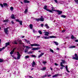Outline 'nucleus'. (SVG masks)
Listing matches in <instances>:
<instances>
[{
    "label": "nucleus",
    "mask_w": 78,
    "mask_h": 78,
    "mask_svg": "<svg viewBox=\"0 0 78 78\" xmlns=\"http://www.w3.org/2000/svg\"><path fill=\"white\" fill-rule=\"evenodd\" d=\"M50 38H56V37L54 36H51L49 37H44V39H50Z\"/></svg>",
    "instance_id": "f257e3e1"
},
{
    "label": "nucleus",
    "mask_w": 78,
    "mask_h": 78,
    "mask_svg": "<svg viewBox=\"0 0 78 78\" xmlns=\"http://www.w3.org/2000/svg\"><path fill=\"white\" fill-rule=\"evenodd\" d=\"M47 5L45 6L44 7V9L46 10V11H47L50 12H53L51 10H50L49 9H47Z\"/></svg>",
    "instance_id": "f03ea898"
},
{
    "label": "nucleus",
    "mask_w": 78,
    "mask_h": 78,
    "mask_svg": "<svg viewBox=\"0 0 78 78\" xmlns=\"http://www.w3.org/2000/svg\"><path fill=\"white\" fill-rule=\"evenodd\" d=\"M75 57H74L73 58V59H75V60H78V56L76 54H75Z\"/></svg>",
    "instance_id": "7ed1b4c3"
},
{
    "label": "nucleus",
    "mask_w": 78,
    "mask_h": 78,
    "mask_svg": "<svg viewBox=\"0 0 78 78\" xmlns=\"http://www.w3.org/2000/svg\"><path fill=\"white\" fill-rule=\"evenodd\" d=\"M17 59H19L20 58V57L21 56V55H20V53H19V52H17Z\"/></svg>",
    "instance_id": "20e7f679"
},
{
    "label": "nucleus",
    "mask_w": 78,
    "mask_h": 78,
    "mask_svg": "<svg viewBox=\"0 0 78 78\" xmlns=\"http://www.w3.org/2000/svg\"><path fill=\"white\" fill-rule=\"evenodd\" d=\"M62 62H61L60 63V66L62 67H65V66H64V65H62V64H64V62H65V61L64 60H62Z\"/></svg>",
    "instance_id": "39448f33"
},
{
    "label": "nucleus",
    "mask_w": 78,
    "mask_h": 78,
    "mask_svg": "<svg viewBox=\"0 0 78 78\" xmlns=\"http://www.w3.org/2000/svg\"><path fill=\"white\" fill-rule=\"evenodd\" d=\"M39 19H40V21H41V22H44V18H43V16H41V18Z\"/></svg>",
    "instance_id": "423d86ee"
},
{
    "label": "nucleus",
    "mask_w": 78,
    "mask_h": 78,
    "mask_svg": "<svg viewBox=\"0 0 78 78\" xmlns=\"http://www.w3.org/2000/svg\"><path fill=\"white\" fill-rule=\"evenodd\" d=\"M31 47H33V46H37V47H39V45L37 44H31Z\"/></svg>",
    "instance_id": "0eeeda50"
},
{
    "label": "nucleus",
    "mask_w": 78,
    "mask_h": 78,
    "mask_svg": "<svg viewBox=\"0 0 78 78\" xmlns=\"http://www.w3.org/2000/svg\"><path fill=\"white\" fill-rule=\"evenodd\" d=\"M56 12H58V15H60V14H61L62 13V12L61 11H59V10H56Z\"/></svg>",
    "instance_id": "6e6552de"
},
{
    "label": "nucleus",
    "mask_w": 78,
    "mask_h": 78,
    "mask_svg": "<svg viewBox=\"0 0 78 78\" xmlns=\"http://www.w3.org/2000/svg\"><path fill=\"white\" fill-rule=\"evenodd\" d=\"M40 49V48L38 47V48H33L32 49V50H39Z\"/></svg>",
    "instance_id": "1a4fd4ad"
},
{
    "label": "nucleus",
    "mask_w": 78,
    "mask_h": 78,
    "mask_svg": "<svg viewBox=\"0 0 78 78\" xmlns=\"http://www.w3.org/2000/svg\"><path fill=\"white\" fill-rule=\"evenodd\" d=\"M4 31L6 34H8V33H9V31L8 30H4Z\"/></svg>",
    "instance_id": "9d476101"
},
{
    "label": "nucleus",
    "mask_w": 78,
    "mask_h": 78,
    "mask_svg": "<svg viewBox=\"0 0 78 78\" xmlns=\"http://www.w3.org/2000/svg\"><path fill=\"white\" fill-rule=\"evenodd\" d=\"M44 33L45 34V36H48L49 34V33L48 32H44Z\"/></svg>",
    "instance_id": "9b49d317"
},
{
    "label": "nucleus",
    "mask_w": 78,
    "mask_h": 78,
    "mask_svg": "<svg viewBox=\"0 0 78 78\" xmlns=\"http://www.w3.org/2000/svg\"><path fill=\"white\" fill-rule=\"evenodd\" d=\"M35 65H36V62H34V61H33V63H32V66L33 67H34Z\"/></svg>",
    "instance_id": "f8f14e48"
},
{
    "label": "nucleus",
    "mask_w": 78,
    "mask_h": 78,
    "mask_svg": "<svg viewBox=\"0 0 78 78\" xmlns=\"http://www.w3.org/2000/svg\"><path fill=\"white\" fill-rule=\"evenodd\" d=\"M65 69H66V71H67V72H68V73H69V72H70V71H69V70H68V66H66Z\"/></svg>",
    "instance_id": "ddd939ff"
},
{
    "label": "nucleus",
    "mask_w": 78,
    "mask_h": 78,
    "mask_svg": "<svg viewBox=\"0 0 78 78\" xmlns=\"http://www.w3.org/2000/svg\"><path fill=\"white\" fill-rule=\"evenodd\" d=\"M44 54V53H41L40 55L38 56V58H41V57L42 55H43Z\"/></svg>",
    "instance_id": "4468645a"
},
{
    "label": "nucleus",
    "mask_w": 78,
    "mask_h": 78,
    "mask_svg": "<svg viewBox=\"0 0 78 78\" xmlns=\"http://www.w3.org/2000/svg\"><path fill=\"white\" fill-rule=\"evenodd\" d=\"M44 27H46V28L48 29L49 28V26H48V24H45V25H44Z\"/></svg>",
    "instance_id": "2eb2a0df"
},
{
    "label": "nucleus",
    "mask_w": 78,
    "mask_h": 78,
    "mask_svg": "<svg viewBox=\"0 0 78 78\" xmlns=\"http://www.w3.org/2000/svg\"><path fill=\"white\" fill-rule=\"evenodd\" d=\"M11 18H12V19H15V17H14V15L13 14L11 15Z\"/></svg>",
    "instance_id": "dca6fc26"
},
{
    "label": "nucleus",
    "mask_w": 78,
    "mask_h": 78,
    "mask_svg": "<svg viewBox=\"0 0 78 78\" xmlns=\"http://www.w3.org/2000/svg\"><path fill=\"white\" fill-rule=\"evenodd\" d=\"M53 43L55 44L56 45H58L59 44V43H58L56 41H53Z\"/></svg>",
    "instance_id": "f3484780"
},
{
    "label": "nucleus",
    "mask_w": 78,
    "mask_h": 78,
    "mask_svg": "<svg viewBox=\"0 0 78 78\" xmlns=\"http://www.w3.org/2000/svg\"><path fill=\"white\" fill-rule=\"evenodd\" d=\"M76 46H72L69 47V48H75Z\"/></svg>",
    "instance_id": "a211bd4d"
},
{
    "label": "nucleus",
    "mask_w": 78,
    "mask_h": 78,
    "mask_svg": "<svg viewBox=\"0 0 78 78\" xmlns=\"http://www.w3.org/2000/svg\"><path fill=\"white\" fill-rule=\"evenodd\" d=\"M24 3H30V1L27 0H24Z\"/></svg>",
    "instance_id": "6ab92c4d"
},
{
    "label": "nucleus",
    "mask_w": 78,
    "mask_h": 78,
    "mask_svg": "<svg viewBox=\"0 0 78 78\" xmlns=\"http://www.w3.org/2000/svg\"><path fill=\"white\" fill-rule=\"evenodd\" d=\"M5 48V47H3L2 48H0V51H2V50H4Z\"/></svg>",
    "instance_id": "aec40b11"
},
{
    "label": "nucleus",
    "mask_w": 78,
    "mask_h": 78,
    "mask_svg": "<svg viewBox=\"0 0 78 78\" xmlns=\"http://www.w3.org/2000/svg\"><path fill=\"white\" fill-rule=\"evenodd\" d=\"M41 70H46V67H44L42 69H41Z\"/></svg>",
    "instance_id": "412c9836"
},
{
    "label": "nucleus",
    "mask_w": 78,
    "mask_h": 78,
    "mask_svg": "<svg viewBox=\"0 0 78 78\" xmlns=\"http://www.w3.org/2000/svg\"><path fill=\"white\" fill-rule=\"evenodd\" d=\"M47 76V75L45 74L43 76H41V78H45V77H46V76Z\"/></svg>",
    "instance_id": "4be33fe9"
},
{
    "label": "nucleus",
    "mask_w": 78,
    "mask_h": 78,
    "mask_svg": "<svg viewBox=\"0 0 78 78\" xmlns=\"http://www.w3.org/2000/svg\"><path fill=\"white\" fill-rule=\"evenodd\" d=\"M13 44H18V43L17 42V41H14L13 42Z\"/></svg>",
    "instance_id": "5701e85b"
},
{
    "label": "nucleus",
    "mask_w": 78,
    "mask_h": 78,
    "mask_svg": "<svg viewBox=\"0 0 78 78\" xmlns=\"http://www.w3.org/2000/svg\"><path fill=\"white\" fill-rule=\"evenodd\" d=\"M24 40H25L26 41V42H27V44H30V41H27L26 39H25Z\"/></svg>",
    "instance_id": "b1692460"
},
{
    "label": "nucleus",
    "mask_w": 78,
    "mask_h": 78,
    "mask_svg": "<svg viewBox=\"0 0 78 78\" xmlns=\"http://www.w3.org/2000/svg\"><path fill=\"white\" fill-rule=\"evenodd\" d=\"M29 27L30 29H32V28H33V25L31 24L30 25Z\"/></svg>",
    "instance_id": "393cba45"
},
{
    "label": "nucleus",
    "mask_w": 78,
    "mask_h": 78,
    "mask_svg": "<svg viewBox=\"0 0 78 78\" xmlns=\"http://www.w3.org/2000/svg\"><path fill=\"white\" fill-rule=\"evenodd\" d=\"M19 22L20 23V25H22V21H21V20Z\"/></svg>",
    "instance_id": "a878e982"
},
{
    "label": "nucleus",
    "mask_w": 78,
    "mask_h": 78,
    "mask_svg": "<svg viewBox=\"0 0 78 78\" xmlns=\"http://www.w3.org/2000/svg\"><path fill=\"white\" fill-rule=\"evenodd\" d=\"M25 47H26L27 49H30V48H31L30 47H28V46H25Z\"/></svg>",
    "instance_id": "bb28decb"
},
{
    "label": "nucleus",
    "mask_w": 78,
    "mask_h": 78,
    "mask_svg": "<svg viewBox=\"0 0 78 78\" xmlns=\"http://www.w3.org/2000/svg\"><path fill=\"white\" fill-rule=\"evenodd\" d=\"M18 42H19V44H22V41L20 40L18 41Z\"/></svg>",
    "instance_id": "cd10ccee"
},
{
    "label": "nucleus",
    "mask_w": 78,
    "mask_h": 78,
    "mask_svg": "<svg viewBox=\"0 0 78 78\" xmlns=\"http://www.w3.org/2000/svg\"><path fill=\"white\" fill-rule=\"evenodd\" d=\"M5 45L6 46H8V45H9V42L6 43H5Z\"/></svg>",
    "instance_id": "c85d7f7f"
},
{
    "label": "nucleus",
    "mask_w": 78,
    "mask_h": 78,
    "mask_svg": "<svg viewBox=\"0 0 78 78\" xmlns=\"http://www.w3.org/2000/svg\"><path fill=\"white\" fill-rule=\"evenodd\" d=\"M14 51H11L10 52V55H12L13 54V53H14Z\"/></svg>",
    "instance_id": "c756f323"
},
{
    "label": "nucleus",
    "mask_w": 78,
    "mask_h": 78,
    "mask_svg": "<svg viewBox=\"0 0 78 78\" xmlns=\"http://www.w3.org/2000/svg\"><path fill=\"white\" fill-rule=\"evenodd\" d=\"M58 75V74L52 76L53 78H55V77H56Z\"/></svg>",
    "instance_id": "7c9ffc66"
},
{
    "label": "nucleus",
    "mask_w": 78,
    "mask_h": 78,
    "mask_svg": "<svg viewBox=\"0 0 78 78\" xmlns=\"http://www.w3.org/2000/svg\"><path fill=\"white\" fill-rule=\"evenodd\" d=\"M35 20L37 21V22H39V21H40L39 18L37 19H35Z\"/></svg>",
    "instance_id": "2f4dec72"
},
{
    "label": "nucleus",
    "mask_w": 78,
    "mask_h": 78,
    "mask_svg": "<svg viewBox=\"0 0 78 78\" xmlns=\"http://www.w3.org/2000/svg\"><path fill=\"white\" fill-rule=\"evenodd\" d=\"M61 17H63V18H66V16L64 15H62L61 16Z\"/></svg>",
    "instance_id": "473e14b6"
},
{
    "label": "nucleus",
    "mask_w": 78,
    "mask_h": 78,
    "mask_svg": "<svg viewBox=\"0 0 78 78\" xmlns=\"http://www.w3.org/2000/svg\"><path fill=\"white\" fill-rule=\"evenodd\" d=\"M28 54H31V53H33V51H30L29 52H28Z\"/></svg>",
    "instance_id": "72a5a7b5"
},
{
    "label": "nucleus",
    "mask_w": 78,
    "mask_h": 78,
    "mask_svg": "<svg viewBox=\"0 0 78 78\" xmlns=\"http://www.w3.org/2000/svg\"><path fill=\"white\" fill-rule=\"evenodd\" d=\"M33 32L34 33H37V31H35V30H33Z\"/></svg>",
    "instance_id": "f704fd0d"
},
{
    "label": "nucleus",
    "mask_w": 78,
    "mask_h": 78,
    "mask_svg": "<svg viewBox=\"0 0 78 78\" xmlns=\"http://www.w3.org/2000/svg\"><path fill=\"white\" fill-rule=\"evenodd\" d=\"M28 12V9H26V10L24 11V13H27Z\"/></svg>",
    "instance_id": "c9c22d12"
},
{
    "label": "nucleus",
    "mask_w": 78,
    "mask_h": 78,
    "mask_svg": "<svg viewBox=\"0 0 78 78\" xmlns=\"http://www.w3.org/2000/svg\"><path fill=\"white\" fill-rule=\"evenodd\" d=\"M29 56L27 55L25 57V59H27V58H29Z\"/></svg>",
    "instance_id": "e433bc0d"
},
{
    "label": "nucleus",
    "mask_w": 78,
    "mask_h": 78,
    "mask_svg": "<svg viewBox=\"0 0 78 78\" xmlns=\"http://www.w3.org/2000/svg\"><path fill=\"white\" fill-rule=\"evenodd\" d=\"M3 5L4 6H7V4L6 3H4Z\"/></svg>",
    "instance_id": "4c0bfd02"
},
{
    "label": "nucleus",
    "mask_w": 78,
    "mask_h": 78,
    "mask_svg": "<svg viewBox=\"0 0 78 78\" xmlns=\"http://www.w3.org/2000/svg\"><path fill=\"white\" fill-rule=\"evenodd\" d=\"M50 51H51V52H52V53H54V51H53V50L51 49H50Z\"/></svg>",
    "instance_id": "58836bf2"
},
{
    "label": "nucleus",
    "mask_w": 78,
    "mask_h": 78,
    "mask_svg": "<svg viewBox=\"0 0 78 78\" xmlns=\"http://www.w3.org/2000/svg\"><path fill=\"white\" fill-rule=\"evenodd\" d=\"M71 39H74V36L73 35H72L71 37Z\"/></svg>",
    "instance_id": "ea45409f"
},
{
    "label": "nucleus",
    "mask_w": 78,
    "mask_h": 78,
    "mask_svg": "<svg viewBox=\"0 0 78 78\" xmlns=\"http://www.w3.org/2000/svg\"><path fill=\"white\" fill-rule=\"evenodd\" d=\"M39 33V34H42V32L41 31H38Z\"/></svg>",
    "instance_id": "a19ab883"
},
{
    "label": "nucleus",
    "mask_w": 78,
    "mask_h": 78,
    "mask_svg": "<svg viewBox=\"0 0 78 78\" xmlns=\"http://www.w3.org/2000/svg\"><path fill=\"white\" fill-rule=\"evenodd\" d=\"M27 51H28V49H25V51H24V52L25 53H27Z\"/></svg>",
    "instance_id": "79ce46f5"
},
{
    "label": "nucleus",
    "mask_w": 78,
    "mask_h": 78,
    "mask_svg": "<svg viewBox=\"0 0 78 78\" xmlns=\"http://www.w3.org/2000/svg\"><path fill=\"white\" fill-rule=\"evenodd\" d=\"M32 57L33 58H36V56L35 55H31Z\"/></svg>",
    "instance_id": "37998d69"
},
{
    "label": "nucleus",
    "mask_w": 78,
    "mask_h": 78,
    "mask_svg": "<svg viewBox=\"0 0 78 78\" xmlns=\"http://www.w3.org/2000/svg\"><path fill=\"white\" fill-rule=\"evenodd\" d=\"M10 9L12 11L13 10V7H11L10 8Z\"/></svg>",
    "instance_id": "c03bdc74"
},
{
    "label": "nucleus",
    "mask_w": 78,
    "mask_h": 78,
    "mask_svg": "<svg viewBox=\"0 0 78 78\" xmlns=\"http://www.w3.org/2000/svg\"><path fill=\"white\" fill-rule=\"evenodd\" d=\"M75 2H76V3H78V0H74Z\"/></svg>",
    "instance_id": "a18cd8bd"
},
{
    "label": "nucleus",
    "mask_w": 78,
    "mask_h": 78,
    "mask_svg": "<svg viewBox=\"0 0 78 78\" xmlns=\"http://www.w3.org/2000/svg\"><path fill=\"white\" fill-rule=\"evenodd\" d=\"M43 63L44 64H45L47 63V62H45V61L43 62Z\"/></svg>",
    "instance_id": "49530a36"
},
{
    "label": "nucleus",
    "mask_w": 78,
    "mask_h": 78,
    "mask_svg": "<svg viewBox=\"0 0 78 78\" xmlns=\"http://www.w3.org/2000/svg\"><path fill=\"white\" fill-rule=\"evenodd\" d=\"M65 31H66V30H62V33H64V32H65Z\"/></svg>",
    "instance_id": "de8ad7c7"
},
{
    "label": "nucleus",
    "mask_w": 78,
    "mask_h": 78,
    "mask_svg": "<svg viewBox=\"0 0 78 78\" xmlns=\"http://www.w3.org/2000/svg\"><path fill=\"white\" fill-rule=\"evenodd\" d=\"M15 20L16 21V22H19L20 21V20Z\"/></svg>",
    "instance_id": "09e8293b"
},
{
    "label": "nucleus",
    "mask_w": 78,
    "mask_h": 78,
    "mask_svg": "<svg viewBox=\"0 0 78 78\" xmlns=\"http://www.w3.org/2000/svg\"><path fill=\"white\" fill-rule=\"evenodd\" d=\"M41 27H44V24H41Z\"/></svg>",
    "instance_id": "8fccbe9b"
},
{
    "label": "nucleus",
    "mask_w": 78,
    "mask_h": 78,
    "mask_svg": "<svg viewBox=\"0 0 78 78\" xmlns=\"http://www.w3.org/2000/svg\"><path fill=\"white\" fill-rule=\"evenodd\" d=\"M3 62V60L0 58V62Z\"/></svg>",
    "instance_id": "3c124183"
},
{
    "label": "nucleus",
    "mask_w": 78,
    "mask_h": 78,
    "mask_svg": "<svg viewBox=\"0 0 78 78\" xmlns=\"http://www.w3.org/2000/svg\"><path fill=\"white\" fill-rule=\"evenodd\" d=\"M3 22H8V20H3Z\"/></svg>",
    "instance_id": "603ef678"
},
{
    "label": "nucleus",
    "mask_w": 78,
    "mask_h": 78,
    "mask_svg": "<svg viewBox=\"0 0 78 78\" xmlns=\"http://www.w3.org/2000/svg\"><path fill=\"white\" fill-rule=\"evenodd\" d=\"M0 5L1 6V7H2V8H3V4H1Z\"/></svg>",
    "instance_id": "864d4df0"
},
{
    "label": "nucleus",
    "mask_w": 78,
    "mask_h": 78,
    "mask_svg": "<svg viewBox=\"0 0 78 78\" xmlns=\"http://www.w3.org/2000/svg\"><path fill=\"white\" fill-rule=\"evenodd\" d=\"M11 23H12V24H14V21H11Z\"/></svg>",
    "instance_id": "5fc2aeb1"
},
{
    "label": "nucleus",
    "mask_w": 78,
    "mask_h": 78,
    "mask_svg": "<svg viewBox=\"0 0 78 78\" xmlns=\"http://www.w3.org/2000/svg\"><path fill=\"white\" fill-rule=\"evenodd\" d=\"M54 1H55V3H58V1H57V0H54Z\"/></svg>",
    "instance_id": "6e6d98bb"
},
{
    "label": "nucleus",
    "mask_w": 78,
    "mask_h": 78,
    "mask_svg": "<svg viewBox=\"0 0 78 78\" xmlns=\"http://www.w3.org/2000/svg\"><path fill=\"white\" fill-rule=\"evenodd\" d=\"M51 75H50V74H49V75H48V77H50V76H51Z\"/></svg>",
    "instance_id": "4d7b16f0"
},
{
    "label": "nucleus",
    "mask_w": 78,
    "mask_h": 78,
    "mask_svg": "<svg viewBox=\"0 0 78 78\" xmlns=\"http://www.w3.org/2000/svg\"><path fill=\"white\" fill-rule=\"evenodd\" d=\"M64 67V66H62V67H61L60 68V69H64V67Z\"/></svg>",
    "instance_id": "13d9d810"
},
{
    "label": "nucleus",
    "mask_w": 78,
    "mask_h": 78,
    "mask_svg": "<svg viewBox=\"0 0 78 78\" xmlns=\"http://www.w3.org/2000/svg\"><path fill=\"white\" fill-rule=\"evenodd\" d=\"M55 66H58V64H57V63H55Z\"/></svg>",
    "instance_id": "bf43d9fd"
},
{
    "label": "nucleus",
    "mask_w": 78,
    "mask_h": 78,
    "mask_svg": "<svg viewBox=\"0 0 78 78\" xmlns=\"http://www.w3.org/2000/svg\"><path fill=\"white\" fill-rule=\"evenodd\" d=\"M44 37H44V36H43L41 37V38H43V39H44Z\"/></svg>",
    "instance_id": "052dcab7"
},
{
    "label": "nucleus",
    "mask_w": 78,
    "mask_h": 78,
    "mask_svg": "<svg viewBox=\"0 0 78 78\" xmlns=\"http://www.w3.org/2000/svg\"><path fill=\"white\" fill-rule=\"evenodd\" d=\"M16 48H14L13 49V50L12 51H14V50L16 49Z\"/></svg>",
    "instance_id": "680f3d73"
},
{
    "label": "nucleus",
    "mask_w": 78,
    "mask_h": 78,
    "mask_svg": "<svg viewBox=\"0 0 78 78\" xmlns=\"http://www.w3.org/2000/svg\"><path fill=\"white\" fill-rule=\"evenodd\" d=\"M75 41L76 42H78V40L77 39V40H76Z\"/></svg>",
    "instance_id": "e2e57ef3"
},
{
    "label": "nucleus",
    "mask_w": 78,
    "mask_h": 78,
    "mask_svg": "<svg viewBox=\"0 0 78 78\" xmlns=\"http://www.w3.org/2000/svg\"><path fill=\"white\" fill-rule=\"evenodd\" d=\"M40 37H41L40 36H38L37 37V38H39Z\"/></svg>",
    "instance_id": "0e129e2a"
},
{
    "label": "nucleus",
    "mask_w": 78,
    "mask_h": 78,
    "mask_svg": "<svg viewBox=\"0 0 78 78\" xmlns=\"http://www.w3.org/2000/svg\"><path fill=\"white\" fill-rule=\"evenodd\" d=\"M50 69H51V70H53V68H52L51 67V68H50Z\"/></svg>",
    "instance_id": "69168bd1"
},
{
    "label": "nucleus",
    "mask_w": 78,
    "mask_h": 78,
    "mask_svg": "<svg viewBox=\"0 0 78 78\" xmlns=\"http://www.w3.org/2000/svg\"><path fill=\"white\" fill-rule=\"evenodd\" d=\"M8 29H9V27H7L6 28V30H8Z\"/></svg>",
    "instance_id": "338daca9"
},
{
    "label": "nucleus",
    "mask_w": 78,
    "mask_h": 78,
    "mask_svg": "<svg viewBox=\"0 0 78 78\" xmlns=\"http://www.w3.org/2000/svg\"><path fill=\"white\" fill-rule=\"evenodd\" d=\"M51 9H55V8H54L53 7H52L51 8Z\"/></svg>",
    "instance_id": "774afa93"
}]
</instances>
